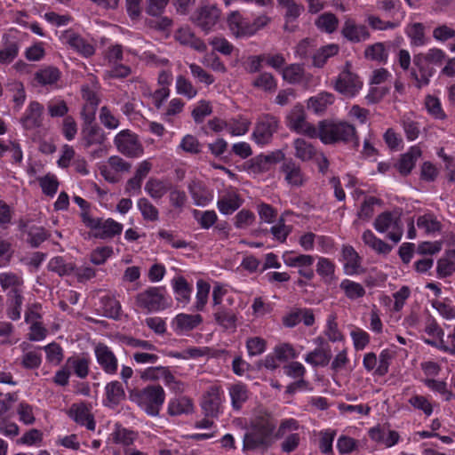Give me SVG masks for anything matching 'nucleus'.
<instances>
[{"mask_svg":"<svg viewBox=\"0 0 455 455\" xmlns=\"http://www.w3.org/2000/svg\"><path fill=\"white\" fill-rule=\"evenodd\" d=\"M276 421L269 414L257 416L251 422L249 431L244 434L243 441V450L267 451L270 448L275 437Z\"/></svg>","mask_w":455,"mask_h":455,"instance_id":"1","label":"nucleus"},{"mask_svg":"<svg viewBox=\"0 0 455 455\" xmlns=\"http://www.w3.org/2000/svg\"><path fill=\"white\" fill-rule=\"evenodd\" d=\"M315 138H319L324 144H349L354 148L360 145L355 127L345 121H333L324 119L318 123Z\"/></svg>","mask_w":455,"mask_h":455,"instance_id":"2","label":"nucleus"},{"mask_svg":"<svg viewBox=\"0 0 455 455\" xmlns=\"http://www.w3.org/2000/svg\"><path fill=\"white\" fill-rule=\"evenodd\" d=\"M83 223L93 231V236L100 239H111L120 235L123 231V225L113 219L108 220L92 218L89 212L81 213Z\"/></svg>","mask_w":455,"mask_h":455,"instance_id":"3","label":"nucleus"},{"mask_svg":"<svg viewBox=\"0 0 455 455\" xmlns=\"http://www.w3.org/2000/svg\"><path fill=\"white\" fill-rule=\"evenodd\" d=\"M401 215L398 210L380 213L374 220L375 229L379 233L389 231L387 237L395 243H398L403 233Z\"/></svg>","mask_w":455,"mask_h":455,"instance_id":"4","label":"nucleus"},{"mask_svg":"<svg viewBox=\"0 0 455 455\" xmlns=\"http://www.w3.org/2000/svg\"><path fill=\"white\" fill-rule=\"evenodd\" d=\"M138 404L150 416H157L165 399L164 388L148 386L136 394Z\"/></svg>","mask_w":455,"mask_h":455,"instance_id":"5","label":"nucleus"},{"mask_svg":"<svg viewBox=\"0 0 455 455\" xmlns=\"http://www.w3.org/2000/svg\"><path fill=\"white\" fill-rule=\"evenodd\" d=\"M163 291V288L150 287L136 295L135 305L147 312L163 310L168 307Z\"/></svg>","mask_w":455,"mask_h":455,"instance_id":"6","label":"nucleus"},{"mask_svg":"<svg viewBox=\"0 0 455 455\" xmlns=\"http://www.w3.org/2000/svg\"><path fill=\"white\" fill-rule=\"evenodd\" d=\"M114 143L117 150L127 157H138L143 153V146L138 136L130 130H123L118 132Z\"/></svg>","mask_w":455,"mask_h":455,"instance_id":"7","label":"nucleus"},{"mask_svg":"<svg viewBox=\"0 0 455 455\" xmlns=\"http://www.w3.org/2000/svg\"><path fill=\"white\" fill-rule=\"evenodd\" d=\"M220 10L215 5H204L196 8L190 16V20L204 33H209L220 18Z\"/></svg>","mask_w":455,"mask_h":455,"instance_id":"8","label":"nucleus"},{"mask_svg":"<svg viewBox=\"0 0 455 455\" xmlns=\"http://www.w3.org/2000/svg\"><path fill=\"white\" fill-rule=\"evenodd\" d=\"M346 63V68L339 75L334 83V89L346 97H354L362 88L363 83L357 75L352 73Z\"/></svg>","mask_w":455,"mask_h":455,"instance_id":"9","label":"nucleus"},{"mask_svg":"<svg viewBox=\"0 0 455 455\" xmlns=\"http://www.w3.org/2000/svg\"><path fill=\"white\" fill-rule=\"evenodd\" d=\"M287 119L288 125L291 130L298 133L305 134L309 138H315L317 127L306 121V113L301 105L295 106Z\"/></svg>","mask_w":455,"mask_h":455,"instance_id":"10","label":"nucleus"},{"mask_svg":"<svg viewBox=\"0 0 455 455\" xmlns=\"http://www.w3.org/2000/svg\"><path fill=\"white\" fill-rule=\"evenodd\" d=\"M278 119L271 115L262 116L254 129L253 138L258 144H267L278 129Z\"/></svg>","mask_w":455,"mask_h":455,"instance_id":"11","label":"nucleus"},{"mask_svg":"<svg viewBox=\"0 0 455 455\" xmlns=\"http://www.w3.org/2000/svg\"><path fill=\"white\" fill-rule=\"evenodd\" d=\"M340 34L352 44L365 42L371 37L368 28L363 24H358L355 20L350 17H346Z\"/></svg>","mask_w":455,"mask_h":455,"instance_id":"12","label":"nucleus"},{"mask_svg":"<svg viewBox=\"0 0 455 455\" xmlns=\"http://www.w3.org/2000/svg\"><path fill=\"white\" fill-rule=\"evenodd\" d=\"M412 63L413 68L410 72V77L413 81L414 86L418 89H421L428 85L430 78L434 76L435 71L434 67L429 66L416 54L413 56Z\"/></svg>","mask_w":455,"mask_h":455,"instance_id":"13","label":"nucleus"},{"mask_svg":"<svg viewBox=\"0 0 455 455\" xmlns=\"http://www.w3.org/2000/svg\"><path fill=\"white\" fill-rule=\"evenodd\" d=\"M221 389L220 387L212 386L203 395L201 407L206 417H217L222 403Z\"/></svg>","mask_w":455,"mask_h":455,"instance_id":"14","label":"nucleus"},{"mask_svg":"<svg viewBox=\"0 0 455 455\" xmlns=\"http://www.w3.org/2000/svg\"><path fill=\"white\" fill-rule=\"evenodd\" d=\"M94 353L98 363L108 374H116L118 367V361L112 350L105 344L96 345Z\"/></svg>","mask_w":455,"mask_h":455,"instance_id":"15","label":"nucleus"},{"mask_svg":"<svg viewBox=\"0 0 455 455\" xmlns=\"http://www.w3.org/2000/svg\"><path fill=\"white\" fill-rule=\"evenodd\" d=\"M60 38L64 43L84 57L92 56L95 52V48L92 44L72 30L63 32Z\"/></svg>","mask_w":455,"mask_h":455,"instance_id":"16","label":"nucleus"},{"mask_svg":"<svg viewBox=\"0 0 455 455\" xmlns=\"http://www.w3.org/2000/svg\"><path fill=\"white\" fill-rule=\"evenodd\" d=\"M228 26L232 35L235 37L251 36V21L244 19L237 11L232 12L227 19Z\"/></svg>","mask_w":455,"mask_h":455,"instance_id":"17","label":"nucleus"},{"mask_svg":"<svg viewBox=\"0 0 455 455\" xmlns=\"http://www.w3.org/2000/svg\"><path fill=\"white\" fill-rule=\"evenodd\" d=\"M44 107L37 101L29 103L28 109L20 119L24 129L33 130L39 128L43 123Z\"/></svg>","mask_w":455,"mask_h":455,"instance_id":"18","label":"nucleus"},{"mask_svg":"<svg viewBox=\"0 0 455 455\" xmlns=\"http://www.w3.org/2000/svg\"><path fill=\"white\" fill-rule=\"evenodd\" d=\"M174 37L180 44L189 46L196 52H204L207 50V45L204 40L196 36L188 27L179 28Z\"/></svg>","mask_w":455,"mask_h":455,"instance_id":"19","label":"nucleus"},{"mask_svg":"<svg viewBox=\"0 0 455 455\" xmlns=\"http://www.w3.org/2000/svg\"><path fill=\"white\" fill-rule=\"evenodd\" d=\"M280 171L284 175V180L289 185L300 187L304 184V173L300 166L292 159L284 160L281 165Z\"/></svg>","mask_w":455,"mask_h":455,"instance_id":"20","label":"nucleus"},{"mask_svg":"<svg viewBox=\"0 0 455 455\" xmlns=\"http://www.w3.org/2000/svg\"><path fill=\"white\" fill-rule=\"evenodd\" d=\"M68 415L77 424L85 426L87 429L92 431L95 429L94 417L84 404H73L69 409Z\"/></svg>","mask_w":455,"mask_h":455,"instance_id":"21","label":"nucleus"},{"mask_svg":"<svg viewBox=\"0 0 455 455\" xmlns=\"http://www.w3.org/2000/svg\"><path fill=\"white\" fill-rule=\"evenodd\" d=\"M82 136L85 148L101 145L106 140L104 132L97 124L83 125Z\"/></svg>","mask_w":455,"mask_h":455,"instance_id":"22","label":"nucleus"},{"mask_svg":"<svg viewBox=\"0 0 455 455\" xmlns=\"http://www.w3.org/2000/svg\"><path fill=\"white\" fill-rule=\"evenodd\" d=\"M188 190L195 204L198 206H205L213 199V195L202 182L193 180L188 185Z\"/></svg>","mask_w":455,"mask_h":455,"instance_id":"23","label":"nucleus"},{"mask_svg":"<svg viewBox=\"0 0 455 455\" xmlns=\"http://www.w3.org/2000/svg\"><path fill=\"white\" fill-rule=\"evenodd\" d=\"M421 150L418 147H411L410 150L402 155L398 163L396 164V168L398 172L406 176L411 173V170L415 166L416 161L420 157Z\"/></svg>","mask_w":455,"mask_h":455,"instance_id":"24","label":"nucleus"},{"mask_svg":"<svg viewBox=\"0 0 455 455\" xmlns=\"http://www.w3.org/2000/svg\"><path fill=\"white\" fill-rule=\"evenodd\" d=\"M60 69L53 66H47L34 74L35 81L41 86L53 85L60 79Z\"/></svg>","mask_w":455,"mask_h":455,"instance_id":"25","label":"nucleus"},{"mask_svg":"<svg viewBox=\"0 0 455 455\" xmlns=\"http://www.w3.org/2000/svg\"><path fill=\"white\" fill-rule=\"evenodd\" d=\"M334 101L335 96L332 93L323 92L308 100L307 108L315 114H323Z\"/></svg>","mask_w":455,"mask_h":455,"instance_id":"26","label":"nucleus"},{"mask_svg":"<svg viewBox=\"0 0 455 455\" xmlns=\"http://www.w3.org/2000/svg\"><path fill=\"white\" fill-rule=\"evenodd\" d=\"M331 359V351L330 346L317 347L315 350L309 352L305 358V361L313 365L314 367L317 366H326L329 364Z\"/></svg>","mask_w":455,"mask_h":455,"instance_id":"27","label":"nucleus"},{"mask_svg":"<svg viewBox=\"0 0 455 455\" xmlns=\"http://www.w3.org/2000/svg\"><path fill=\"white\" fill-rule=\"evenodd\" d=\"M342 256L345 263V270L348 275H355L361 267V257L351 245H345L342 248Z\"/></svg>","mask_w":455,"mask_h":455,"instance_id":"28","label":"nucleus"},{"mask_svg":"<svg viewBox=\"0 0 455 455\" xmlns=\"http://www.w3.org/2000/svg\"><path fill=\"white\" fill-rule=\"evenodd\" d=\"M23 296L21 290H11L7 294V315L15 321L20 318Z\"/></svg>","mask_w":455,"mask_h":455,"instance_id":"29","label":"nucleus"},{"mask_svg":"<svg viewBox=\"0 0 455 455\" xmlns=\"http://www.w3.org/2000/svg\"><path fill=\"white\" fill-rule=\"evenodd\" d=\"M213 317L215 322L224 329L235 330L237 316L236 314L231 309H228L223 306H220L215 309Z\"/></svg>","mask_w":455,"mask_h":455,"instance_id":"30","label":"nucleus"},{"mask_svg":"<svg viewBox=\"0 0 455 455\" xmlns=\"http://www.w3.org/2000/svg\"><path fill=\"white\" fill-rule=\"evenodd\" d=\"M171 184L158 180L150 178L145 184V191L154 200H160L169 190Z\"/></svg>","mask_w":455,"mask_h":455,"instance_id":"31","label":"nucleus"},{"mask_svg":"<svg viewBox=\"0 0 455 455\" xmlns=\"http://www.w3.org/2000/svg\"><path fill=\"white\" fill-rule=\"evenodd\" d=\"M339 46L335 44H331L319 48L313 55H312V65L315 68H321L327 62L328 59L335 56L339 52Z\"/></svg>","mask_w":455,"mask_h":455,"instance_id":"32","label":"nucleus"},{"mask_svg":"<svg viewBox=\"0 0 455 455\" xmlns=\"http://www.w3.org/2000/svg\"><path fill=\"white\" fill-rule=\"evenodd\" d=\"M362 239L365 245L379 254H387L391 251L392 246L378 238L372 231L367 229L363 233Z\"/></svg>","mask_w":455,"mask_h":455,"instance_id":"33","label":"nucleus"},{"mask_svg":"<svg viewBox=\"0 0 455 455\" xmlns=\"http://www.w3.org/2000/svg\"><path fill=\"white\" fill-rule=\"evenodd\" d=\"M233 409L239 411L243 404L248 400L249 391L247 387L242 383H237L229 388Z\"/></svg>","mask_w":455,"mask_h":455,"instance_id":"34","label":"nucleus"},{"mask_svg":"<svg viewBox=\"0 0 455 455\" xmlns=\"http://www.w3.org/2000/svg\"><path fill=\"white\" fill-rule=\"evenodd\" d=\"M242 201L235 193L228 194L219 199L217 206L222 214H231L241 206Z\"/></svg>","mask_w":455,"mask_h":455,"instance_id":"35","label":"nucleus"},{"mask_svg":"<svg viewBox=\"0 0 455 455\" xmlns=\"http://www.w3.org/2000/svg\"><path fill=\"white\" fill-rule=\"evenodd\" d=\"M107 400L113 405L119 404L125 399V392L121 382L115 380L105 387Z\"/></svg>","mask_w":455,"mask_h":455,"instance_id":"36","label":"nucleus"},{"mask_svg":"<svg viewBox=\"0 0 455 455\" xmlns=\"http://www.w3.org/2000/svg\"><path fill=\"white\" fill-rule=\"evenodd\" d=\"M339 288L344 291L345 296L351 300L363 298L366 293L361 283L349 279H344L340 283Z\"/></svg>","mask_w":455,"mask_h":455,"instance_id":"37","label":"nucleus"},{"mask_svg":"<svg viewBox=\"0 0 455 455\" xmlns=\"http://www.w3.org/2000/svg\"><path fill=\"white\" fill-rule=\"evenodd\" d=\"M305 69L302 64H290L282 70V76L289 84H295L302 82Z\"/></svg>","mask_w":455,"mask_h":455,"instance_id":"38","label":"nucleus"},{"mask_svg":"<svg viewBox=\"0 0 455 455\" xmlns=\"http://www.w3.org/2000/svg\"><path fill=\"white\" fill-rule=\"evenodd\" d=\"M293 147L295 156L304 162L311 160L316 154L314 146L303 139H296Z\"/></svg>","mask_w":455,"mask_h":455,"instance_id":"39","label":"nucleus"},{"mask_svg":"<svg viewBox=\"0 0 455 455\" xmlns=\"http://www.w3.org/2000/svg\"><path fill=\"white\" fill-rule=\"evenodd\" d=\"M203 317L201 315L179 314L175 317L177 328L181 331H191L201 324Z\"/></svg>","mask_w":455,"mask_h":455,"instance_id":"40","label":"nucleus"},{"mask_svg":"<svg viewBox=\"0 0 455 455\" xmlns=\"http://www.w3.org/2000/svg\"><path fill=\"white\" fill-rule=\"evenodd\" d=\"M49 237L50 233L44 227L32 225L28 229L27 242L32 248H37Z\"/></svg>","mask_w":455,"mask_h":455,"instance_id":"41","label":"nucleus"},{"mask_svg":"<svg viewBox=\"0 0 455 455\" xmlns=\"http://www.w3.org/2000/svg\"><path fill=\"white\" fill-rule=\"evenodd\" d=\"M102 315L108 318L118 319L121 312V305L117 299L110 296L102 297Z\"/></svg>","mask_w":455,"mask_h":455,"instance_id":"42","label":"nucleus"},{"mask_svg":"<svg viewBox=\"0 0 455 455\" xmlns=\"http://www.w3.org/2000/svg\"><path fill=\"white\" fill-rule=\"evenodd\" d=\"M137 207L140 210L143 220L148 221L158 220L159 212L157 208L148 198H140L137 202Z\"/></svg>","mask_w":455,"mask_h":455,"instance_id":"43","label":"nucleus"},{"mask_svg":"<svg viewBox=\"0 0 455 455\" xmlns=\"http://www.w3.org/2000/svg\"><path fill=\"white\" fill-rule=\"evenodd\" d=\"M364 57L371 60L386 62L388 54L383 43H375L365 48Z\"/></svg>","mask_w":455,"mask_h":455,"instance_id":"44","label":"nucleus"},{"mask_svg":"<svg viewBox=\"0 0 455 455\" xmlns=\"http://www.w3.org/2000/svg\"><path fill=\"white\" fill-rule=\"evenodd\" d=\"M193 411L191 399L183 396L172 401L169 403L168 412L170 415L176 416L183 413H189Z\"/></svg>","mask_w":455,"mask_h":455,"instance_id":"45","label":"nucleus"},{"mask_svg":"<svg viewBox=\"0 0 455 455\" xmlns=\"http://www.w3.org/2000/svg\"><path fill=\"white\" fill-rule=\"evenodd\" d=\"M277 3L279 6L285 8L284 17L287 22L297 20L304 11V6L294 0H277Z\"/></svg>","mask_w":455,"mask_h":455,"instance_id":"46","label":"nucleus"},{"mask_svg":"<svg viewBox=\"0 0 455 455\" xmlns=\"http://www.w3.org/2000/svg\"><path fill=\"white\" fill-rule=\"evenodd\" d=\"M251 84L252 86L267 92H275L277 87V83L275 76L268 72L261 73L252 81Z\"/></svg>","mask_w":455,"mask_h":455,"instance_id":"47","label":"nucleus"},{"mask_svg":"<svg viewBox=\"0 0 455 455\" xmlns=\"http://www.w3.org/2000/svg\"><path fill=\"white\" fill-rule=\"evenodd\" d=\"M66 367L73 369L77 377L84 379L89 373V359L85 357H69L66 362Z\"/></svg>","mask_w":455,"mask_h":455,"instance_id":"48","label":"nucleus"},{"mask_svg":"<svg viewBox=\"0 0 455 455\" xmlns=\"http://www.w3.org/2000/svg\"><path fill=\"white\" fill-rule=\"evenodd\" d=\"M273 155L258 156L251 160L250 170L253 173H262L270 169L272 164L275 162Z\"/></svg>","mask_w":455,"mask_h":455,"instance_id":"49","label":"nucleus"},{"mask_svg":"<svg viewBox=\"0 0 455 455\" xmlns=\"http://www.w3.org/2000/svg\"><path fill=\"white\" fill-rule=\"evenodd\" d=\"M407 35L414 46H422L426 44L425 27L422 23L416 22L407 28Z\"/></svg>","mask_w":455,"mask_h":455,"instance_id":"50","label":"nucleus"},{"mask_svg":"<svg viewBox=\"0 0 455 455\" xmlns=\"http://www.w3.org/2000/svg\"><path fill=\"white\" fill-rule=\"evenodd\" d=\"M286 213L287 212L283 213L282 216L278 219L276 225L273 226L269 230L275 239L280 243H284L287 239V236L292 231V227L285 224L283 215Z\"/></svg>","mask_w":455,"mask_h":455,"instance_id":"51","label":"nucleus"},{"mask_svg":"<svg viewBox=\"0 0 455 455\" xmlns=\"http://www.w3.org/2000/svg\"><path fill=\"white\" fill-rule=\"evenodd\" d=\"M417 225L427 233L440 231L442 228L441 222L433 214L429 213L419 216L417 220Z\"/></svg>","mask_w":455,"mask_h":455,"instance_id":"52","label":"nucleus"},{"mask_svg":"<svg viewBox=\"0 0 455 455\" xmlns=\"http://www.w3.org/2000/svg\"><path fill=\"white\" fill-rule=\"evenodd\" d=\"M176 91L178 94L183 95L188 99H193L197 94V90L196 87L184 76H177Z\"/></svg>","mask_w":455,"mask_h":455,"instance_id":"53","label":"nucleus"},{"mask_svg":"<svg viewBox=\"0 0 455 455\" xmlns=\"http://www.w3.org/2000/svg\"><path fill=\"white\" fill-rule=\"evenodd\" d=\"M48 268L60 275H68L75 270V266L72 263H65L61 257H54L50 260Z\"/></svg>","mask_w":455,"mask_h":455,"instance_id":"54","label":"nucleus"},{"mask_svg":"<svg viewBox=\"0 0 455 455\" xmlns=\"http://www.w3.org/2000/svg\"><path fill=\"white\" fill-rule=\"evenodd\" d=\"M37 180L44 195L53 196L56 194L59 181L54 175L49 173L44 177H39Z\"/></svg>","mask_w":455,"mask_h":455,"instance_id":"55","label":"nucleus"},{"mask_svg":"<svg viewBox=\"0 0 455 455\" xmlns=\"http://www.w3.org/2000/svg\"><path fill=\"white\" fill-rule=\"evenodd\" d=\"M338 24V18L331 12L322 14L316 20L317 28L327 33L334 32L337 29Z\"/></svg>","mask_w":455,"mask_h":455,"instance_id":"56","label":"nucleus"},{"mask_svg":"<svg viewBox=\"0 0 455 455\" xmlns=\"http://www.w3.org/2000/svg\"><path fill=\"white\" fill-rule=\"evenodd\" d=\"M425 106L427 112L435 118L443 120L446 117L437 97L427 95L425 99Z\"/></svg>","mask_w":455,"mask_h":455,"instance_id":"57","label":"nucleus"},{"mask_svg":"<svg viewBox=\"0 0 455 455\" xmlns=\"http://www.w3.org/2000/svg\"><path fill=\"white\" fill-rule=\"evenodd\" d=\"M173 289L178 295V299L188 303L190 297L191 288L183 276H179L173 280Z\"/></svg>","mask_w":455,"mask_h":455,"instance_id":"58","label":"nucleus"},{"mask_svg":"<svg viewBox=\"0 0 455 455\" xmlns=\"http://www.w3.org/2000/svg\"><path fill=\"white\" fill-rule=\"evenodd\" d=\"M196 288L197 292L195 307L197 311H202L207 303L211 286L204 280H199L196 283Z\"/></svg>","mask_w":455,"mask_h":455,"instance_id":"59","label":"nucleus"},{"mask_svg":"<svg viewBox=\"0 0 455 455\" xmlns=\"http://www.w3.org/2000/svg\"><path fill=\"white\" fill-rule=\"evenodd\" d=\"M416 55L432 67L441 65L445 59L444 52L437 48H433L426 53H418Z\"/></svg>","mask_w":455,"mask_h":455,"instance_id":"60","label":"nucleus"},{"mask_svg":"<svg viewBox=\"0 0 455 455\" xmlns=\"http://www.w3.org/2000/svg\"><path fill=\"white\" fill-rule=\"evenodd\" d=\"M336 319V314H331L328 316L327 326L324 331V334L331 342L340 341L343 339V335L341 331L339 330Z\"/></svg>","mask_w":455,"mask_h":455,"instance_id":"61","label":"nucleus"},{"mask_svg":"<svg viewBox=\"0 0 455 455\" xmlns=\"http://www.w3.org/2000/svg\"><path fill=\"white\" fill-rule=\"evenodd\" d=\"M195 219L204 229L210 228L218 220V216L214 211L199 212L195 210L193 212Z\"/></svg>","mask_w":455,"mask_h":455,"instance_id":"62","label":"nucleus"},{"mask_svg":"<svg viewBox=\"0 0 455 455\" xmlns=\"http://www.w3.org/2000/svg\"><path fill=\"white\" fill-rule=\"evenodd\" d=\"M0 284L4 290L11 288V290H20L23 280L13 273H1Z\"/></svg>","mask_w":455,"mask_h":455,"instance_id":"63","label":"nucleus"},{"mask_svg":"<svg viewBox=\"0 0 455 455\" xmlns=\"http://www.w3.org/2000/svg\"><path fill=\"white\" fill-rule=\"evenodd\" d=\"M436 272L441 278L450 276L455 272V263L446 256L441 258L437 261Z\"/></svg>","mask_w":455,"mask_h":455,"instance_id":"64","label":"nucleus"}]
</instances>
